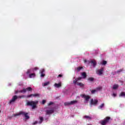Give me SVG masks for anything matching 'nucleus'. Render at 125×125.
<instances>
[{
    "instance_id": "412c9836",
    "label": "nucleus",
    "mask_w": 125,
    "mask_h": 125,
    "mask_svg": "<svg viewBox=\"0 0 125 125\" xmlns=\"http://www.w3.org/2000/svg\"><path fill=\"white\" fill-rule=\"evenodd\" d=\"M35 76H36V74L35 73H32L29 74V78L30 79H32V78H34V77H35Z\"/></svg>"
},
{
    "instance_id": "e433bc0d",
    "label": "nucleus",
    "mask_w": 125,
    "mask_h": 125,
    "mask_svg": "<svg viewBox=\"0 0 125 125\" xmlns=\"http://www.w3.org/2000/svg\"><path fill=\"white\" fill-rule=\"evenodd\" d=\"M97 89L98 90H100L101 89H102V87H99L97 88Z\"/></svg>"
},
{
    "instance_id": "a18cd8bd",
    "label": "nucleus",
    "mask_w": 125,
    "mask_h": 125,
    "mask_svg": "<svg viewBox=\"0 0 125 125\" xmlns=\"http://www.w3.org/2000/svg\"><path fill=\"white\" fill-rule=\"evenodd\" d=\"M0 113H1V110H0Z\"/></svg>"
},
{
    "instance_id": "f3484780",
    "label": "nucleus",
    "mask_w": 125,
    "mask_h": 125,
    "mask_svg": "<svg viewBox=\"0 0 125 125\" xmlns=\"http://www.w3.org/2000/svg\"><path fill=\"white\" fill-rule=\"evenodd\" d=\"M82 77H83V79H85V78H86V76H87V75H86V73H85V72H83V73H82Z\"/></svg>"
},
{
    "instance_id": "2f4dec72",
    "label": "nucleus",
    "mask_w": 125,
    "mask_h": 125,
    "mask_svg": "<svg viewBox=\"0 0 125 125\" xmlns=\"http://www.w3.org/2000/svg\"><path fill=\"white\" fill-rule=\"evenodd\" d=\"M92 94H93L94 93H95V92H96V90H92L91 91Z\"/></svg>"
},
{
    "instance_id": "79ce46f5",
    "label": "nucleus",
    "mask_w": 125,
    "mask_h": 125,
    "mask_svg": "<svg viewBox=\"0 0 125 125\" xmlns=\"http://www.w3.org/2000/svg\"><path fill=\"white\" fill-rule=\"evenodd\" d=\"M78 81H80V80H82V78L81 77H79L77 78Z\"/></svg>"
},
{
    "instance_id": "c9c22d12",
    "label": "nucleus",
    "mask_w": 125,
    "mask_h": 125,
    "mask_svg": "<svg viewBox=\"0 0 125 125\" xmlns=\"http://www.w3.org/2000/svg\"><path fill=\"white\" fill-rule=\"evenodd\" d=\"M63 77V75L62 74H60L58 75V78H62Z\"/></svg>"
},
{
    "instance_id": "b1692460",
    "label": "nucleus",
    "mask_w": 125,
    "mask_h": 125,
    "mask_svg": "<svg viewBox=\"0 0 125 125\" xmlns=\"http://www.w3.org/2000/svg\"><path fill=\"white\" fill-rule=\"evenodd\" d=\"M71 105V102H65L64 103V105L65 106H69Z\"/></svg>"
},
{
    "instance_id": "cd10ccee",
    "label": "nucleus",
    "mask_w": 125,
    "mask_h": 125,
    "mask_svg": "<svg viewBox=\"0 0 125 125\" xmlns=\"http://www.w3.org/2000/svg\"><path fill=\"white\" fill-rule=\"evenodd\" d=\"M82 69H83V67L79 66L77 67V71L80 72L82 70Z\"/></svg>"
},
{
    "instance_id": "a211bd4d",
    "label": "nucleus",
    "mask_w": 125,
    "mask_h": 125,
    "mask_svg": "<svg viewBox=\"0 0 125 125\" xmlns=\"http://www.w3.org/2000/svg\"><path fill=\"white\" fill-rule=\"evenodd\" d=\"M77 103H78V101L77 100L72 101L70 102L71 105H74V104H76Z\"/></svg>"
},
{
    "instance_id": "58836bf2",
    "label": "nucleus",
    "mask_w": 125,
    "mask_h": 125,
    "mask_svg": "<svg viewBox=\"0 0 125 125\" xmlns=\"http://www.w3.org/2000/svg\"><path fill=\"white\" fill-rule=\"evenodd\" d=\"M20 116V113L14 114V117H16V116Z\"/></svg>"
},
{
    "instance_id": "473e14b6",
    "label": "nucleus",
    "mask_w": 125,
    "mask_h": 125,
    "mask_svg": "<svg viewBox=\"0 0 125 125\" xmlns=\"http://www.w3.org/2000/svg\"><path fill=\"white\" fill-rule=\"evenodd\" d=\"M53 102H50L48 104V106H50V105H53Z\"/></svg>"
},
{
    "instance_id": "37998d69",
    "label": "nucleus",
    "mask_w": 125,
    "mask_h": 125,
    "mask_svg": "<svg viewBox=\"0 0 125 125\" xmlns=\"http://www.w3.org/2000/svg\"><path fill=\"white\" fill-rule=\"evenodd\" d=\"M37 124H38V122L35 121V122L33 123V125H37Z\"/></svg>"
},
{
    "instance_id": "a878e982",
    "label": "nucleus",
    "mask_w": 125,
    "mask_h": 125,
    "mask_svg": "<svg viewBox=\"0 0 125 125\" xmlns=\"http://www.w3.org/2000/svg\"><path fill=\"white\" fill-rule=\"evenodd\" d=\"M119 87V86L117 84H115L113 86V89H117Z\"/></svg>"
},
{
    "instance_id": "c03bdc74",
    "label": "nucleus",
    "mask_w": 125,
    "mask_h": 125,
    "mask_svg": "<svg viewBox=\"0 0 125 125\" xmlns=\"http://www.w3.org/2000/svg\"><path fill=\"white\" fill-rule=\"evenodd\" d=\"M18 92H19V91H16L15 92L16 94H17V93H18Z\"/></svg>"
},
{
    "instance_id": "5701e85b",
    "label": "nucleus",
    "mask_w": 125,
    "mask_h": 125,
    "mask_svg": "<svg viewBox=\"0 0 125 125\" xmlns=\"http://www.w3.org/2000/svg\"><path fill=\"white\" fill-rule=\"evenodd\" d=\"M26 91H32L33 89H32V87H28L26 88Z\"/></svg>"
},
{
    "instance_id": "f257e3e1",
    "label": "nucleus",
    "mask_w": 125,
    "mask_h": 125,
    "mask_svg": "<svg viewBox=\"0 0 125 125\" xmlns=\"http://www.w3.org/2000/svg\"><path fill=\"white\" fill-rule=\"evenodd\" d=\"M39 104V101H28L26 104V106H30L31 107H32V109H36V108H37V105H38V104Z\"/></svg>"
},
{
    "instance_id": "c756f323",
    "label": "nucleus",
    "mask_w": 125,
    "mask_h": 125,
    "mask_svg": "<svg viewBox=\"0 0 125 125\" xmlns=\"http://www.w3.org/2000/svg\"><path fill=\"white\" fill-rule=\"evenodd\" d=\"M107 64V61H103L102 65H106Z\"/></svg>"
},
{
    "instance_id": "2eb2a0df",
    "label": "nucleus",
    "mask_w": 125,
    "mask_h": 125,
    "mask_svg": "<svg viewBox=\"0 0 125 125\" xmlns=\"http://www.w3.org/2000/svg\"><path fill=\"white\" fill-rule=\"evenodd\" d=\"M83 119H87V120H91L92 118L89 116L85 115L83 116Z\"/></svg>"
},
{
    "instance_id": "393cba45",
    "label": "nucleus",
    "mask_w": 125,
    "mask_h": 125,
    "mask_svg": "<svg viewBox=\"0 0 125 125\" xmlns=\"http://www.w3.org/2000/svg\"><path fill=\"white\" fill-rule=\"evenodd\" d=\"M49 83H50L49 82H47L45 83H43V86H46L47 85H48V84H49Z\"/></svg>"
},
{
    "instance_id": "aec40b11",
    "label": "nucleus",
    "mask_w": 125,
    "mask_h": 125,
    "mask_svg": "<svg viewBox=\"0 0 125 125\" xmlns=\"http://www.w3.org/2000/svg\"><path fill=\"white\" fill-rule=\"evenodd\" d=\"M24 117H25L26 120H28V119H30V116H29L28 115V113H26V114H24Z\"/></svg>"
},
{
    "instance_id": "6ab92c4d",
    "label": "nucleus",
    "mask_w": 125,
    "mask_h": 125,
    "mask_svg": "<svg viewBox=\"0 0 125 125\" xmlns=\"http://www.w3.org/2000/svg\"><path fill=\"white\" fill-rule=\"evenodd\" d=\"M39 119L40 120V121H39V124H42V122L43 121V117H39Z\"/></svg>"
},
{
    "instance_id": "72a5a7b5",
    "label": "nucleus",
    "mask_w": 125,
    "mask_h": 125,
    "mask_svg": "<svg viewBox=\"0 0 125 125\" xmlns=\"http://www.w3.org/2000/svg\"><path fill=\"white\" fill-rule=\"evenodd\" d=\"M77 82H78V80L76 79L75 80H74L73 83L76 84L77 83Z\"/></svg>"
},
{
    "instance_id": "c85d7f7f",
    "label": "nucleus",
    "mask_w": 125,
    "mask_h": 125,
    "mask_svg": "<svg viewBox=\"0 0 125 125\" xmlns=\"http://www.w3.org/2000/svg\"><path fill=\"white\" fill-rule=\"evenodd\" d=\"M25 114H26V113H25V112H24L23 111H21L20 112V115H22V116H25Z\"/></svg>"
},
{
    "instance_id": "39448f33",
    "label": "nucleus",
    "mask_w": 125,
    "mask_h": 125,
    "mask_svg": "<svg viewBox=\"0 0 125 125\" xmlns=\"http://www.w3.org/2000/svg\"><path fill=\"white\" fill-rule=\"evenodd\" d=\"M104 72V67H101V69H98L96 71V73L99 76H102L103 72Z\"/></svg>"
},
{
    "instance_id": "a19ab883",
    "label": "nucleus",
    "mask_w": 125,
    "mask_h": 125,
    "mask_svg": "<svg viewBox=\"0 0 125 125\" xmlns=\"http://www.w3.org/2000/svg\"><path fill=\"white\" fill-rule=\"evenodd\" d=\"M113 96H114V97H116V96H117V94L113 93Z\"/></svg>"
},
{
    "instance_id": "ea45409f",
    "label": "nucleus",
    "mask_w": 125,
    "mask_h": 125,
    "mask_svg": "<svg viewBox=\"0 0 125 125\" xmlns=\"http://www.w3.org/2000/svg\"><path fill=\"white\" fill-rule=\"evenodd\" d=\"M88 62H89V61H87L86 60H84V62L86 63V62H87L88 64H89V63H88Z\"/></svg>"
},
{
    "instance_id": "4c0bfd02",
    "label": "nucleus",
    "mask_w": 125,
    "mask_h": 125,
    "mask_svg": "<svg viewBox=\"0 0 125 125\" xmlns=\"http://www.w3.org/2000/svg\"><path fill=\"white\" fill-rule=\"evenodd\" d=\"M33 70L37 71V70H39V67H35Z\"/></svg>"
},
{
    "instance_id": "0eeeda50",
    "label": "nucleus",
    "mask_w": 125,
    "mask_h": 125,
    "mask_svg": "<svg viewBox=\"0 0 125 125\" xmlns=\"http://www.w3.org/2000/svg\"><path fill=\"white\" fill-rule=\"evenodd\" d=\"M40 94H30L27 96L28 98H30L31 97H40Z\"/></svg>"
},
{
    "instance_id": "20e7f679",
    "label": "nucleus",
    "mask_w": 125,
    "mask_h": 125,
    "mask_svg": "<svg viewBox=\"0 0 125 125\" xmlns=\"http://www.w3.org/2000/svg\"><path fill=\"white\" fill-rule=\"evenodd\" d=\"M81 97L82 98L84 99V102L85 103H87L89 101V99H90V96L89 95H86L85 94H81L80 95Z\"/></svg>"
},
{
    "instance_id": "ddd939ff",
    "label": "nucleus",
    "mask_w": 125,
    "mask_h": 125,
    "mask_svg": "<svg viewBox=\"0 0 125 125\" xmlns=\"http://www.w3.org/2000/svg\"><path fill=\"white\" fill-rule=\"evenodd\" d=\"M27 92V90L26 88H23L22 90L19 91L20 93H26Z\"/></svg>"
},
{
    "instance_id": "4be33fe9",
    "label": "nucleus",
    "mask_w": 125,
    "mask_h": 125,
    "mask_svg": "<svg viewBox=\"0 0 125 125\" xmlns=\"http://www.w3.org/2000/svg\"><path fill=\"white\" fill-rule=\"evenodd\" d=\"M78 85H79V86H81V87H83V86H84V84L82 83H78Z\"/></svg>"
},
{
    "instance_id": "f8f14e48",
    "label": "nucleus",
    "mask_w": 125,
    "mask_h": 125,
    "mask_svg": "<svg viewBox=\"0 0 125 125\" xmlns=\"http://www.w3.org/2000/svg\"><path fill=\"white\" fill-rule=\"evenodd\" d=\"M33 72H34V69H29L27 70L26 74L27 75H30V74H31V73H33Z\"/></svg>"
},
{
    "instance_id": "6e6552de",
    "label": "nucleus",
    "mask_w": 125,
    "mask_h": 125,
    "mask_svg": "<svg viewBox=\"0 0 125 125\" xmlns=\"http://www.w3.org/2000/svg\"><path fill=\"white\" fill-rule=\"evenodd\" d=\"M46 115H51V114H53L54 113V110H47L45 111Z\"/></svg>"
},
{
    "instance_id": "7ed1b4c3",
    "label": "nucleus",
    "mask_w": 125,
    "mask_h": 125,
    "mask_svg": "<svg viewBox=\"0 0 125 125\" xmlns=\"http://www.w3.org/2000/svg\"><path fill=\"white\" fill-rule=\"evenodd\" d=\"M110 120H111V117H106L104 119V120L100 121V124H101L102 125H107V124L109 123V121H110Z\"/></svg>"
},
{
    "instance_id": "7c9ffc66",
    "label": "nucleus",
    "mask_w": 125,
    "mask_h": 125,
    "mask_svg": "<svg viewBox=\"0 0 125 125\" xmlns=\"http://www.w3.org/2000/svg\"><path fill=\"white\" fill-rule=\"evenodd\" d=\"M122 72H123V69H120L117 71L118 74H120Z\"/></svg>"
},
{
    "instance_id": "9b49d317",
    "label": "nucleus",
    "mask_w": 125,
    "mask_h": 125,
    "mask_svg": "<svg viewBox=\"0 0 125 125\" xmlns=\"http://www.w3.org/2000/svg\"><path fill=\"white\" fill-rule=\"evenodd\" d=\"M97 103H98V101L97 100H91V104H92V105H96Z\"/></svg>"
},
{
    "instance_id": "f03ea898",
    "label": "nucleus",
    "mask_w": 125,
    "mask_h": 125,
    "mask_svg": "<svg viewBox=\"0 0 125 125\" xmlns=\"http://www.w3.org/2000/svg\"><path fill=\"white\" fill-rule=\"evenodd\" d=\"M19 98H24V96H17V95H14L13 96L12 99L9 101V104H12V103H14L17 99Z\"/></svg>"
},
{
    "instance_id": "9d476101",
    "label": "nucleus",
    "mask_w": 125,
    "mask_h": 125,
    "mask_svg": "<svg viewBox=\"0 0 125 125\" xmlns=\"http://www.w3.org/2000/svg\"><path fill=\"white\" fill-rule=\"evenodd\" d=\"M55 87H56L57 88H59V87H61L62 86V83L61 82H60L59 83H55L54 85Z\"/></svg>"
},
{
    "instance_id": "4468645a",
    "label": "nucleus",
    "mask_w": 125,
    "mask_h": 125,
    "mask_svg": "<svg viewBox=\"0 0 125 125\" xmlns=\"http://www.w3.org/2000/svg\"><path fill=\"white\" fill-rule=\"evenodd\" d=\"M104 106H105V104L103 103L98 107V109H100V110H103V108H104Z\"/></svg>"
},
{
    "instance_id": "dca6fc26",
    "label": "nucleus",
    "mask_w": 125,
    "mask_h": 125,
    "mask_svg": "<svg viewBox=\"0 0 125 125\" xmlns=\"http://www.w3.org/2000/svg\"><path fill=\"white\" fill-rule=\"evenodd\" d=\"M119 97H124L125 98V92H122L119 95Z\"/></svg>"
},
{
    "instance_id": "423d86ee",
    "label": "nucleus",
    "mask_w": 125,
    "mask_h": 125,
    "mask_svg": "<svg viewBox=\"0 0 125 125\" xmlns=\"http://www.w3.org/2000/svg\"><path fill=\"white\" fill-rule=\"evenodd\" d=\"M44 69H42L40 71L41 74L40 77L41 78H44L45 77V74H44Z\"/></svg>"
},
{
    "instance_id": "1a4fd4ad",
    "label": "nucleus",
    "mask_w": 125,
    "mask_h": 125,
    "mask_svg": "<svg viewBox=\"0 0 125 125\" xmlns=\"http://www.w3.org/2000/svg\"><path fill=\"white\" fill-rule=\"evenodd\" d=\"M90 63L92 64V65L94 67H95L97 65V62H96L95 60H91V62H88V64H89Z\"/></svg>"
},
{
    "instance_id": "bb28decb",
    "label": "nucleus",
    "mask_w": 125,
    "mask_h": 125,
    "mask_svg": "<svg viewBox=\"0 0 125 125\" xmlns=\"http://www.w3.org/2000/svg\"><path fill=\"white\" fill-rule=\"evenodd\" d=\"M88 81H89L90 82H93L94 81V78L92 77L89 78L88 79Z\"/></svg>"
},
{
    "instance_id": "f704fd0d",
    "label": "nucleus",
    "mask_w": 125,
    "mask_h": 125,
    "mask_svg": "<svg viewBox=\"0 0 125 125\" xmlns=\"http://www.w3.org/2000/svg\"><path fill=\"white\" fill-rule=\"evenodd\" d=\"M46 102V101H45V100H43L42 101V104H45V103Z\"/></svg>"
}]
</instances>
